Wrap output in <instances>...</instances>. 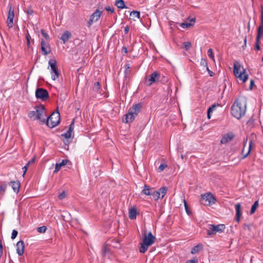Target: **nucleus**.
<instances>
[{
  "label": "nucleus",
  "mask_w": 263,
  "mask_h": 263,
  "mask_svg": "<svg viewBox=\"0 0 263 263\" xmlns=\"http://www.w3.org/2000/svg\"><path fill=\"white\" fill-rule=\"evenodd\" d=\"M160 77V73L157 71L153 72L150 76L148 79V82H149L148 85H151L153 83L156 82Z\"/></svg>",
  "instance_id": "14"
},
{
  "label": "nucleus",
  "mask_w": 263,
  "mask_h": 263,
  "mask_svg": "<svg viewBox=\"0 0 263 263\" xmlns=\"http://www.w3.org/2000/svg\"><path fill=\"white\" fill-rule=\"evenodd\" d=\"M71 135H72V132L68 130L64 134H62L61 135V136L62 137H64L66 139H68L70 138L71 137Z\"/></svg>",
  "instance_id": "36"
},
{
  "label": "nucleus",
  "mask_w": 263,
  "mask_h": 263,
  "mask_svg": "<svg viewBox=\"0 0 263 263\" xmlns=\"http://www.w3.org/2000/svg\"><path fill=\"white\" fill-rule=\"evenodd\" d=\"M202 249V245L201 244H198L195 246H194L191 250V254H195L197 253L200 250Z\"/></svg>",
  "instance_id": "25"
},
{
  "label": "nucleus",
  "mask_w": 263,
  "mask_h": 263,
  "mask_svg": "<svg viewBox=\"0 0 263 263\" xmlns=\"http://www.w3.org/2000/svg\"><path fill=\"white\" fill-rule=\"evenodd\" d=\"M198 259L197 258H193L187 260L185 263H197Z\"/></svg>",
  "instance_id": "54"
},
{
  "label": "nucleus",
  "mask_w": 263,
  "mask_h": 263,
  "mask_svg": "<svg viewBox=\"0 0 263 263\" xmlns=\"http://www.w3.org/2000/svg\"><path fill=\"white\" fill-rule=\"evenodd\" d=\"M206 70L208 71L210 76L212 77L214 74V73L209 69L208 66L207 67H206Z\"/></svg>",
  "instance_id": "57"
},
{
  "label": "nucleus",
  "mask_w": 263,
  "mask_h": 263,
  "mask_svg": "<svg viewBox=\"0 0 263 263\" xmlns=\"http://www.w3.org/2000/svg\"><path fill=\"white\" fill-rule=\"evenodd\" d=\"M254 49L256 50H259L260 49V39L256 38V42L254 46Z\"/></svg>",
  "instance_id": "38"
},
{
  "label": "nucleus",
  "mask_w": 263,
  "mask_h": 263,
  "mask_svg": "<svg viewBox=\"0 0 263 263\" xmlns=\"http://www.w3.org/2000/svg\"><path fill=\"white\" fill-rule=\"evenodd\" d=\"M234 137L235 135L232 132H229L223 136L220 142L221 144H226L232 140Z\"/></svg>",
  "instance_id": "13"
},
{
  "label": "nucleus",
  "mask_w": 263,
  "mask_h": 263,
  "mask_svg": "<svg viewBox=\"0 0 263 263\" xmlns=\"http://www.w3.org/2000/svg\"><path fill=\"white\" fill-rule=\"evenodd\" d=\"M208 55L210 59L214 61V54L212 49L210 48L208 50Z\"/></svg>",
  "instance_id": "37"
},
{
  "label": "nucleus",
  "mask_w": 263,
  "mask_h": 263,
  "mask_svg": "<svg viewBox=\"0 0 263 263\" xmlns=\"http://www.w3.org/2000/svg\"><path fill=\"white\" fill-rule=\"evenodd\" d=\"M140 13L138 11H132L130 13V16L132 17V18L135 20V18H139L140 17Z\"/></svg>",
  "instance_id": "32"
},
{
  "label": "nucleus",
  "mask_w": 263,
  "mask_h": 263,
  "mask_svg": "<svg viewBox=\"0 0 263 263\" xmlns=\"http://www.w3.org/2000/svg\"><path fill=\"white\" fill-rule=\"evenodd\" d=\"M138 213L137 210L135 208H132L129 210V218L130 219H135Z\"/></svg>",
  "instance_id": "21"
},
{
  "label": "nucleus",
  "mask_w": 263,
  "mask_h": 263,
  "mask_svg": "<svg viewBox=\"0 0 263 263\" xmlns=\"http://www.w3.org/2000/svg\"><path fill=\"white\" fill-rule=\"evenodd\" d=\"M260 24L257 29V32L256 39H260L261 37L263 36V6L261 5L260 7Z\"/></svg>",
  "instance_id": "10"
},
{
  "label": "nucleus",
  "mask_w": 263,
  "mask_h": 263,
  "mask_svg": "<svg viewBox=\"0 0 263 263\" xmlns=\"http://www.w3.org/2000/svg\"><path fill=\"white\" fill-rule=\"evenodd\" d=\"M200 64H201V65H202L203 66L205 67H207L208 66L206 61L203 59H201V62H200Z\"/></svg>",
  "instance_id": "51"
},
{
  "label": "nucleus",
  "mask_w": 263,
  "mask_h": 263,
  "mask_svg": "<svg viewBox=\"0 0 263 263\" xmlns=\"http://www.w3.org/2000/svg\"><path fill=\"white\" fill-rule=\"evenodd\" d=\"M247 101L246 98L241 97L236 99L231 108V115L237 119H240L246 112Z\"/></svg>",
  "instance_id": "1"
},
{
  "label": "nucleus",
  "mask_w": 263,
  "mask_h": 263,
  "mask_svg": "<svg viewBox=\"0 0 263 263\" xmlns=\"http://www.w3.org/2000/svg\"><path fill=\"white\" fill-rule=\"evenodd\" d=\"M3 244L1 239H0V258L2 256L3 251Z\"/></svg>",
  "instance_id": "53"
},
{
  "label": "nucleus",
  "mask_w": 263,
  "mask_h": 263,
  "mask_svg": "<svg viewBox=\"0 0 263 263\" xmlns=\"http://www.w3.org/2000/svg\"><path fill=\"white\" fill-rule=\"evenodd\" d=\"M68 162V160L66 159L62 160V162L59 163H57L55 166V170L54 171V173L58 172L61 168L62 166L65 165L67 164Z\"/></svg>",
  "instance_id": "20"
},
{
  "label": "nucleus",
  "mask_w": 263,
  "mask_h": 263,
  "mask_svg": "<svg viewBox=\"0 0 263 263\" xmlns=\"http://www.w3.org/2000/svg\"><path fill=\"white\" fill-rule=\"evenodd\" d=\"M36 114H37V112H35V110L30 111L28 113V117L32 119L33 120H39V119L36 117L37 116Z\"/></svg>",
  "instance_id": "33"
},
{
  "label": "nucleus",
  "mask_w": 263,
  "mask_h": 263,
  "mask_svg": "<svg viewBox=\"0 0 263 263\" xmlns=\"http://www.w3.org/2000/svg\"><path fill=\"white\" fill-rule=\"evenodd\" d=\"M102 11L96 10L91 15L90 17V22H97L100 18L102 14Z\"/></svg>",
  "instance_id": "17"
},
{
  "label": "nucleus",
  "mask_w": 263,
  "mask_h": 263,
  "mask_svg": "<svg viewBox=\"0 0 263 263\" xmlns=\"http://www.w3.org/2000/svg\"><path fill=\"white\" fill-rule=\"evenodd\" d=\"M109 251V249L107 246H104L102 250V254L103 255H105Z\"/></svg>",
  "instance_id": "43"
},
{
  "label": "nucleus",
  "mask_w": 263,
  "mask_h": 263,
  "mask_svg": "<svg viewBox=\"0 0 263 263\" xmlns=\"http://www.w3.org/2000/svg\"><path fill=\"white\" fill-rule=\"evenodd\" d=\"M184 207H185L186 213L188 215H190L191 214V212L189 211V210L188 209V206H187V203L185 200H184Z\"/></svg>",
  "instance_id": "52"
},
{
  "label": "nucleus",
  "mask_w": 263,
  "mask_h": 263,
  "mask_svg": "<svg viewBox=\"0 0 263 263\" xmlns=\"http://www.w3.org/2000/svg\"><path fill=\"white\" fill-rule=\"evenodd\" d=\"M41 32L42 33V34L43 35V36L47 40H49V35L47 33H46L45 30L44 29H41Z\"/></svg>",
  "instance_id": "45"
},
{
  "label": "nucleus",
  "mask_w": 263,
  "mask_h": 263,
  "mask_svg": "<svg viewBox=\"0 0 263 263\" xmlns=\"http://www.w3.org/2000/svg\"><path fill=\"white\" fill-rule=\"evenodd\" d=\"M167 190V188L166 186H162V187L160 188L158 191L160 193V198H163L165 194H166Z\"/></svg>",
  "instance_id": "31"
},
{
  "label": "nucleus",
  "mask_w": 263,
  "mask_h": 263,
  "mask_svg": "<svg viewBox=\"0 0 263 263\" xmlns=\"http://www.w3.org/2000/svg\"><path fill=\"white\" fill-rule=\"evenodd\" d=\"M25 11L29 15L33 14L34 11L30 6L28 7Z\"/></svg>",
  "instance_id": "44"
},
{
  "label": "nucleus",
  "mask_w": 263,
  "mask_h": 263,
  "mask_svg": "<svg viewBox=\"0 0 263 263\" xmlns=\"http://www.w3.org/2000/svg\"><path fill=\"white\" fill-rule=\"evenodd\" d=\"M235 210H236V220L237 222H239L240 218L241 216V204L240 203H238L235 205Z\"/></svg>",
  "instance_id": "18"
},
{
  "label": "nucleus",
  "mask_w": 263,
  "mask_h": 263,
  "mask_svg": "<svg viewBox=\"0 0 263 263\" xmlns=\"http://www.w3.org/2000/svg\"><path fill=\"white\" fill-rule=\"evenodd\" d=\"M9 185L12 187L15 193H18L19 192L21 185L19 181H11L9 182Z\"/></svg>",
  "instance_id": "16"
},
{
  "label": "nucleus",
  "mask_w": 263,
  "mask_h": 263,
  "mask_svg": "<svg viewBox=\"0 0 263 263\" xmlns=\"http://www.w3.org/2000/svg\"><path fill=\"white\" fill-rule=\"evenodd\" d=\"M17 234H18V232L15 230H13L12 231V234H11V239H15L16 237Z\"/></svg>",
  "instance_id": "47"
},
{
  "label": "nucleus",
  "mask_w": 263,
  "mask_h": 263,
  "mask_svg": "<svg viewBox=\"0 0 263 263\" xmlns=\"http://www.w3.org/2000/svg\"><path fill=\"white\" fill-rule=\"evenodd\" d=\"M35 97L37 99L42 101H46L49 98L48 91L43 88H37L35 90Z\"/></svg>",
  "instance_id": "7"
},
{
  "label": "nucleus",
  "mask_w": 263,
  "mask_h": 263,
  "mask_svg": "<svg viewBox=\"0 0 263 263\" xmlns=\"http://www.w3.org/2000/svg\"><path fill=\"white\" fill-rule=\"evenodd\" d=\"M7 186V185L5 183H3L0 185V194H3V195L4 194V193L6 191Z\"/></svg>",
  "instance_id": "35"
},
{
  "label": "nucleus",
  "mask_w": 263,
  "mask_h": 263,
  "mask_svg": "<svg viewBox=\"0 0 263 263\" xmlns=\"http://www.w3.org/2000/svg\"><path fill=\"white\" fill-rule=\"evenodd\" d=\"M46 230H47V228L45 226H42V227H38L37 228V232L40 233H45L46 232Z\"/></svg>",
  "instance_id": "42"
},
{
  "label": "nucleus",
  "mask_w": 263,
  "mask_h": 263,
  "mask_svg": "<svg viewBox=\"0 0 263 263\" xmlns=\"http://www.w3.org/2000/svg\"><path fill=\"white\" fill-rule=\"evenodd\" d=\"M142 107V105L141 103L133 105L132 106L129 108L127 114L124 115L123 118V121L125 123H130L133 122L141 111Z\"/></svg>",
  "instance_id": "2"
},
{
  "label": "nucleus",
  "mask_w": 263,
  "mask_h": 263,
  "mask_svg": "<svg viewBox=\"0 0 263 263\" xmlns=\"http://www.w3.org/2000/svg\"><path fill=\"white\" fill-rule=\"evenodd\" d=\"M131 72L130 64L127 63L125 65V70L124 73L125 77H128Z\"/></svg>",
  "instance_id": "30"
},
{
  "label": "nucleus",
  "mask_w": 263,
  "mask_h": 263,
  "mask_svg": "<svg viewBox=\"0 0 263 263\" xmlns=\"http://www.w3.org/2000/svg\"><path fill=\"white\" fill-rule=\"evenodd\" d=\"M151 198L155 200H158L160 198V193L159 192V191H155L153 189L152 194H151Z\"/></svg>",
  "instance_id": "24"
},
{
  "label": "nucleus",
  "mask_w": 263,
  "mask_h": 263,
  "mask_svg": "<svg viewBox=\"0 0 263 263\" xmlns=\"http://www.w3.org/2000/svg\"><path fill=\"white\" fill-rule=\"evenodd\" d=\"M153 189H149V186L145 185L142 191V193L147 196H151L152 194V191Z\"/></svg>",
  "instance_id": "23"
},
{
  "label": "nucleus",
  "mask_w": 263,
  "mask_h": 263,
  "mask_svg": "<svg viewBox=\"0 0 263 263\" xmlns=\"http://www.w3.org/2000/svg\"><path fill=\"white\" fill-rule=\"evenodd\" d=\"M116 5L119 9H123L126 8L123 0H116Z\"/></svg>",
  "instance_id": "29"
},
{
  "label": "nucleus",
  "mask_w": 263,
  "mask_h": 263,
  "mask_svg": "<svg viewBox=\"0 0 263 263\" xmlns=\"http://www.w3.org/2000/svg\"><path fill=\"white\" fill-rule=\"evenodd\" d=\"M48 64L51 67V78L55 81L59 78L60 72L57 66V62L54 59H51L48 62Z\"/></svg>",
  "instance_id": "6"
},
{
  "label": "nucleus",
  "mask_w": 263,
  "mask_h": 263,
  "mask_svg": "<svg viewBox=\"0 0 263 263\" xmlns=\"http://www.w3.org/2000/svg\"><path fill=\"white\" fill-rule=\"evenodd\" d=\"M167 81H168V78L167 77H164V76H163V77L161 79V81L163 83H165L167 82Z\"/></svg>",
  "instance_id": "56"
},
{
  "label": "nucleus",
  "mask_w": 263,
  "mask_h": 263,
  "mask_svg": "<svg viewBox=\"0 0 263 263\" xmlns=\"http://www.w3.org/2000/svg\"><path fill=\"white\" fill-rule=\"evenodd\" d=\"M252 144H253L252 140H250L249 141V149H248L247 153H246V154H245V151H244V148L242 150L241 154L242 155V159H245L246 158H247V157L250 154Z\"/></svg>",
  "instance_id": "22"
},
{
  "label": "nucleus",
  "mask_w": 263,
  "mask_h": 263,
  "mask_svg": "<svg viewBox=\"0 0 263 263\" xmlns=\"http://www.w3.org/2000/svg\"><path fill=\"white\" fill-rule=\"evenodd\" d=\"M41 48L42 54L44 55L49 54L51 51V48L49 44L46 43L44 39L41 40Z\"/></svg>",
  "instance_id": "12"
},
{
  "label": "nucleus",
  "mask_w": 263,
  "mask_h": 263,
  "mask_svg": "<svg viewBox=\"0 0 263 263\" xmlns=\"http://www.w3.org/2000/svg\"><path fill=\"white\" fill-rule=\"evenodd\" d=\"M216 199L211 193H207L201 195L200 202L204 205H211L215 203Z\"/></svg>",
  "instance_id": "5"
},
{
  "label": "nucleus",
  "mask_w": 263,
  "mask_h": 263,
  "mask_svg": "<svg viewBox=\"0 0 263 263\" xmlns=\"http://www.w3.org/2000/svg\"><path fill=\"white\" fill-rule=\"evenodd\" d=\"M246 46H247V36H246L244 39V43H243V45H242V47L243 48V49H245V48H246Z\"/></svg>",
  "instance_id": "58"
},
{
  "label": "nucleus",
  "mask_w": 263,
  "mask_h": 263,
  "mask_svg": "<svg viewBox=\"0 0 263 263\" xmlns=\"http://www.w3.org/2000/svg\"><path fill=\"white\" fill-rule=\"evenodd\" d=\"M16 252L19 256H22L24 252L25 245L23 240H20L16 243Z\"/></svg>",
  "instance_id": "15"
},
{
  "label": "nucleus",
  "mask_w": 263,
  "mask_h": 263,
  "mask_svg": "<svg viewBox=\"0 0 263 263\" xmlns=\"http://www.w3.org/2000/svg\"><path fill=\"white\" fill-rule=\"evenodd\" d=\"M14 14H8L7 18V25L9 27H12L13 26V21L14 18Z\"/></svg>",
  "instance_id": "28"
},
{
  "label": "nucleus",
  "mask_w": 263,
  "mask_h": 263,
  "mask_svg": "<svg viewBox=\"0 0 263 263\" xmlns=\"http://www.w3.org/2000/svg\"><path fill=\"white\" fill-rule=\"evenodd\" d=\"M105 10L107 11H109L111 13H113L114 11V9L112 7H110V6H107L105 7Z\"/></svg>",
  "instance_id": "55"
},
{
  "label": "nucleus",
  "mask_w": 263,
  "mask_h": 263,
  "mask_svg": "<svg viewBox=\"0 0 263 263\" xmlns=\"http://www.w3.org/2000/svg\"><path fill=\"white\" fill-rule=\"evenodd\" d=\"M191 44L189 42H186L184 43V47L186 50H187L191 47Z\"/></svg>",
  "instance_id": "48"
},
{
  "label": "nucleus",
  "mask_w": 263,
  "mask_h": 263,
  "mask_svg": "<svg viewBox=\"0 0 263 263\" xmlns=\"http://www.w3.org/2000/svg\"><path fill=\"white\" fill-rule=\"evenodd\" d=\"M233 72L234 75L243 82L248 79V74L246 73V69L239 64H234Z\"/></svg>",
  "instance_id": "4"
},
{
  "label": "nucleus",
  "mask_w": 263,
  "mask_h": 263,
  "mask_svg": "<svg viewBox=\"0 0 263 263\" xmlns=\"http://www.w3.org/2000/svg\"><path fill=\"white\" fill-rule=\"evenodd\" d=\"M192 26H193V23L188 22H184L180 25V26L183 28H187Z\"/></svg>",
  "instance_id": "40"
},
{
  "label": "nucleus",
  "mask_w": 263,
  "mask_h": 263,
  "mask_svg": "<svg viewBox=\"0 0 263 263\" xmlns=\"http://www.w3.org/2000/svg\"><path fill=\"white\" fill-rule=\"evenodd\" d=\"M258 201H256L252 205V207H251V211H250V214L252 215L253 214H254L257 209V208L258 207Z\"/></svg>",
  "instance_id": "34"
},
{
  "label": "nucleus",
  "mask_w": 263,
  "mask_h": 263,
  "mask_svg": "<svg viewBox=\"0 0 263 263\" xmlns=\"http://www.w3.org/2000/svg\"><path fill=\"white\" fill-rule=\"evenodd\" d=\"M140 247L139 248V252L141 253H144L148 249L149 245H145L144 242H141L140 243Z\"/></svg>",
  "instance_id": "27"
},
{
  "label": "nucleus",
  "mask_w": 263,
  "mask_h": 263,
  "mask_svg": "<svg viewBox=\"0 0 263 263\" xmlns=\"http://www.w3.org/2000/svg\"><path fill=\"white\" fill-rule=\"evenodd\" d=\"M211 113H212V112L209 111V110H208V111H207V117H208V118L209 119H210L211 118Z\"/></svg>",
  "instance_id": "63"
},
{
  "label": "nucleus",
  "mask_w": 263,
  "mask_h": 263,
  "mask_svg": "<svg viewBox=\"0 0 263 263\" xmlns=\"http://www.w3.org/2000/svg\"><path fill=\"white\" fill-rule=\"evenodd\" d=\"M42 122V123H46L47 126L51 128L55 127L60 122V115L59 112L58 110L53 112L46 120L43 119Z\"/></svg>",
  "instance_id": "3"
},
{
  "label": "nucleus",
  "mask_w": 263,
  "mask_h": 263,
  "mask_svg": "<svg viewBox=\"0 0 263 263\" xmlns=\"http://www.w3.org/2000/svg\"><path fill=\"white\" fill-rule=\"evenodd\" d=\"M218 106H219V104L218 103H214L213 105H212L208 110H209V111L213 112L214 110H215L216 108Z\"/></svg>",
  "instance_id": "39"
},
{
  "label": "nucleus",
  "mask_w": 263,
  "mask_h": 263,
  "mask_svg": "<svg viewBox=\"0 0 263 263\" xmlns=\"http://www.w3.org/2000/svg\"><path fill=\"white\" fill-rule=\"evenodd\" d=\"M253 85H254V82L253 80L252 79L250 81V89H252V87H253Z\"/></svg>",
  "instance_id": "60"
},
{
  "label": "nucleus",
  "mask_w": 263,
  "mask_h": 263,
  "mask_svg": "<svg viewBox=\"0 0 263 263\" xmlns=\"http://www.w3.org/2000/svg\"><path fill=\"white\" fill-rule=\"evenodd\" d=\"M35 161V157L32 158L30 160H29L28 163L23 167V176H24V175L26 174V172L27 171V169L29 166V165L31 163H33Z\"/></svg>",
  "instance_id": "26"
},
{
  "label": "nucleus",
  "mask_w": 263,
  "mask_h": 263,
  "mask_svg": "<svg viewBox=\"0 0 263 263\" xmlns=\"http://www.w3.org/2000/svg\"><path fill=\"white\" fill-rule=\"evenodd\" d=\"M8 14H14V10L12 9L11 6L9 8Z\"/></svg>",
  "instance_id": "59"
},
{
  "label": "nucleus",
  "mask_w": 263,
  "mask_h": 263,
  "mask_svg": "<svg viewBox=\"0 0 263 263\" xmlns=\"http://www.w3.org/2000/svg\"><path fill=\"white\" fill-rule=\"evenodd\" d=\"M34 109H35V112H37V118L42 122V121L44 119H42V117L45 115V107L44 105L40 104V105L36 106L34 108Z\"/></svg>",
  "instance_id": "11"
},
{
  "label": "nucleus",
  "mask_w": 263,
  "mask_h": 263,
  "mask_svg": "<svg viewBox=\"0 0 263 263\" xmlns=\"http://www.w3.org/2000/svg\"><path fill=\"white\" fill-rule=\"evenodd\" d=\"M122 51L123 52H124V53H127V49L126 47L125 46H123L122 48Z\"/></svg>",
  "instance_id": "62"
},
{
  "label": "nucleus",
  "mask_w": 263,
  "mask_h": 263,
  "mask_svg": "<svg viewBox=\"0 0 263 263\" xmlns=\"http://www.w3.org/2000/svg\"><path fill=\"white\" fill-rule=\"evenodd\" d=\"M156 239V237L152 234V232H149L147 234L146 233L143 234L142 242H144L145 245L151 246L154 243Z\"/></svg>",
  "instance_id": "9"
},
{
  "label": "nucleus",
  "mask_w": 263,
  "mask_h": 263,
  "mask_svg": "<svg viewBox=\"0 0 263 263\" xmlns=\"http://www.w3.org/2000/svg\"><path fill=\"white\" fill-rule=\"evenodd\" d=\"M124 32H125V34H127L128 32V31H129V27H128V26H126L124 28Z\"/></svg>",
  "instance_id": "61"
},
{
  "label": "nucleus",
  "mask_w": 263,
  "mask_h": 263,
  "mask_svg": "<svg viewBox=\"0 0 263 263\" xmlns=\"http://www.w3.org/2000/svg\"><path fill=\"white\" fill-rule=\"evenodd\" d=\"M195 18H192L190 21V23H193V25H194V24L195 23Z\"/></svg>",
  "instance_id": "64"
},
{
  "label": "nucleus",
  "mask_w": 263,
  "mask_h": 263,
  "mask_svg": "<svg viewBox=\"0 0 263 263\" xmlns=\"http://www.w3.org/2000/svg\"><path fill=\"white\" fill-rule=\"evenodd\" d=\"M224 224H219L218 225L211 224L209 229L207 230V233L209 235L216 234L217 232L221 233L225 229Z\"/></svg>",
  "instance_id": "8"
},
{
  "label": "nucleus",
  "mask_w": 263,
  "mask_h": 263,
  "mask_svg": "<svg viewBox=\"0 0 263 263\" xmlns=\"http://www.w3.org/2000/svg\"><path fill=\"white\" fill-rule=\"evenodd\" d=\"M167 167V165L166 164H161L158 167V170L159 172H161L164 170L165 168Z\"/></svg>",
  "instance_id": "49"
},
{
  "label": "nucleus",
  "mask_w": 263,
  "mask_h": 263,
  "mask_svg": "<svg viewBox=\"0 0 263 263\" xmlns=\"http://www.w3.org/2000/svg\"><path fill=\"white\" fill-rule=\"evenodd\" d=\"M74 120H73V121L71 122V123H70V124L69 126L68 130L72 132L73 130V129H74Z\"/></svg>",
  "instance_id": "46"
},
{
  "label": "nucleus",
  "mask_w": 263,
  "mask_h": 263,
  "mask_svg": "<svg viewBox=\"0 0 263 263\" xmlns=\"http://www.w3.org/2000/svg\"><path fill=\"white\" fill-rule=\"evenodd\" d=\"M66 196V194L64 191L62 192L61 193L59 194L58 196V198L59 199L62 200L64 199Z\"/></svg>",
  "instance_id": "50"
},
{
  "label": "nucleus",
  "mask_w": 263,
  "mask_h": 263,
  "mask_svg": "<svg viewBox=\"0 0 263 263\" xmlns=\"http://www.w3.org/2000/svg\"><path fill=\"white\" fill-rule=\"evenodd\" d=\"M100 89V84L99 82H95L93 86V90L98 91Z\"/></svg>",
  "instance_id": "41"
},
{
  "label": "nucleus",
  "mask_w": 263,
  "mask_h": 263,
  "mask_svg": "<svg viewBox=\"0 0 263 263\" xmlns=\"http://www.w3.org/2000/svg\"><path fill=\"white\" fill-rule=\"evenodd\" d=\"M71 34L69 31H65L62 35L60 39L63 41V43L65 44L67 42L69 38L71 37Z\"/></svg>",
  "instance_id": "19"
}]
</instances>
